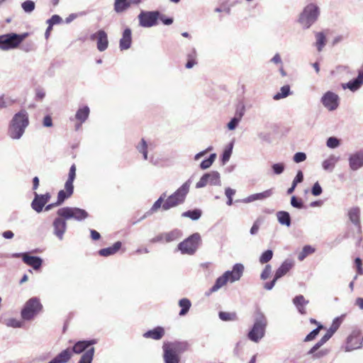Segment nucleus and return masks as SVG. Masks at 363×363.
Segmentation results:
<instances>
[{"mask_svg":"<svg viewBox=\"0 0 363 363\" xmlns=\"http://www.w3.org/2000/svg\"><path fill=\"white\" fill-rule=\"evenodd\" d=\"M294 266V261L291 259H285L281 266L276 270L273 279L269 282H266L264 284V288L266 290H272L277 281L285 276Z\"/></svg>","mask_w":363,"mask_h":363,"instance_id":"f8f14e48","label":"nucleus"},{"mask_svg":"<svg viewBox=\"0 0 363 363\" xmlns=\"http://www.w3.org/2000/svg\"><path fill=\"white\" fill-rule=\"evenodd\" d=\"M4 323L7 327L18 328H21L23 323L16 318H8L4 320Z\"/></svg>","mask_w":363,"mask_h":363,"instance_id":"c03bdc74","label":"nucleus"},{"mask_svg":"<svg viewBox=\"0 0 363 363\" xmlns=\"http://www.w3.org/2000/svg\"><path fill=\"white\" fill-rule=\"evenodd\" d=\"M191 184V179L185 182L175 192L167 198L162 204V209L167 211L172 208L176 207L185 201L186 196L189 191Z\"/></svg>","mask_w":363,"mask_h":363,"instance_id":"20e7f679","label":"nucleus"},{"mask_svg":"<svg viewBox=\"0 0 363 363\" xmlns=\"http://www.w3.org/2000/svg\"><path fill=\"white\" fill-rule=\"evenodd\" d=\"M363 84V71H359L358 76L348 82L347 83L342 84L343 89H349L350 91H355L359 89Z\"/></svg>","mask_w":363,"mask_h":363,"instance_id":"5701e85b","label":"nucleus"},{"mask_svg":"<svg viewBox=\"0 0 363 363\" xmlns=\"http://www.w3.org/2000/svg\"><path fill=\"white\" fill-rule=\"evenodd\" d=\"M292 302L299 313L301 315L306 314L307 312L306 306L308 305L309 301L306 300L303 295L296 296L293 298Z\"/></svg>","mask_w":363,"mask_h":363,"instance_id":"bb28decb","label":"nucleus"},{"mask_svg":"<svg viewBox=\"0 0 363 363\" xmlns=\"http://www.w3.org/2000/svg\"><path fill=\"white\" fill-rule=\"evenodd\" d=\"M235 194V190L233 189L230 187H228L225 190V194L228 198V201L226 202L227 205L231 206L233 204V196Z\"/></svg>","mask_w":363,"mask_h":363,"instance_id":"864d4df0","label":"nucleus"},{"mask_svg":"<svg viewBox=\"0 0 363 363\" xmlns=\"http://www.w3.org/2000/svg\"><path fill=\"white\" fill-rule=\"evenodd\" d=\"M166 198V194L163 193L160 198L153 203L150 210L147 212L143 216L140 218V220L145 219L148 216L151 215L152 213L157 211L161 206L162 207V203L164 202V199Z\"/></svg>","mask_w":363,"mask_h":363,"instance_id":"2f4dec72","label":"nucleus"},{"mask_svg":"<svg viewBox=\"0 0 363 363\" xmlns=\"http://www.w3.org/2000/svg\"><path fill=\"white\" fill-rule=\"evenodd\" d=\"M97 49L100 52L106 50L108 46V40L106 33L104 30H98Z\"/></svg>","mask_w":363,"mask_h":363,"instance_id":"cd10ccee","label":"nucleus"},{"mask_svg":"<svg viewBox=\"0 0 363 363\" xmlns=\"http://www.w3.org/2000/svg\"><path fill=\"white\" fill-rule=\"evenodd\" d=\"M242 116V113H240L238 117L235 116L234 118H233L230 120V121L228 123V128L231 130H235L238 126V123H240Z\"/></svg>","mask_w":363,"mask_h":363,"instance_id":"8fccbe9b","label":"nucleus"},{"mask_svg":"<svg viewBox=\"0 0 363 363\" xmlns=\"http://www.w3.org/2000/svg\"><path fill=\"white\" fill-rule=\"evenodd\" d=\"M315 252V249L310 245H306L303 247L302 251L298 254V259L300 261H303L308 255H311Z\"/></svg>","mask_w":363,"mask_h":363,"instance_id":"ea45409f","label":"nucleus"},{"mask_svg":"<svg viewBox=\"0 0 363 363\" xmlns=\"http://www.w3.org/2000/svg\"><path fill=\"white\" fill-rule=\"evenodd\" d=\"M162 349L163 352L180 357V354L187 350V344L180 342H167L164 343Z\"/></svg>","mask_w":363,"mask_h":363,"instance_id":"f3484780","label":"nucleus"},{"mask_svg":"<svg viewBox=\"0 0 363 363\" xmlns=\"http://www.w3.org/2000/svg\"><path fill=\"white\" fill-rule=\"evenodd\" d=\"M363 335L360 330H354L347 338L345 350L346 352H350L357 350L362 346Z\"/></svg>","mask_w":363,"mask_h":363,"instance_id":"4468645a","label":"nucleus"},{"mask_svg":"<svg viewBox=\"0 0 363 363\" xmlns=\"http://www.w3.org/2000/svg\"><path fill=\"white\" fill-rule=\"evenodd\" d=\"M86 14V12L85 11H81V12H79V13H71L69 14L66 18H65V23H70L71 22H72L74 19H76L77 18L79 17V16H85Z\"/></svg>","mask_w":363,"mask_h":363,"instance_id":"5fc2aeb1","label":"nucleus"},{"mask_svg":"<svg viewBox=\"0 0 363 363\" xmlns=\"http://www.w3.org/2000/svg\"><path fill=\"white\" fill-rule=\"evenodd\" d=\"M322 328H323V325H319L318 326V328H316L315 329L313 330L308 335H306V337L304 339V341L305 342H308V341H311L313 339H315V337L318 335V333L320 331V329H321Z\"/></svg>","mask_w":363,"mask_h":363,"instance_id":"603ef678","label":"nucleus"},{"mask_svg":"<svg viewBox=\"0 0 363 363\" xmlns=\"http://www.w3.org/2000/svg\"><path fill=\"white\" fill-rule=\"evenodd\" d=\"M273 193L274 192H273L272 189H267L261 193H257V194L250 195L249 196L242 199L241 201L242 203H247L253 202L257 200H264V199L270 197L271 196H272Z\"/></svg>","mask_w":363,"mask_h":363,"instance_id":"393cba45","label":"nucleus"},{"mask_svg":"<svg viewBox=\"0 0 363 363\" xmlns=\"http://www.w3.org/2000/svg\"><path fill=\"white\" fill-rule=\"evenodd\" d=\"M138 152L143 154L144 160H147V145L144 139H142L139 144L136 146Z\"/></svg>","mask_w":363,"mask_h":363,"instance_id":"79ce46f5","label":"nucleus"},{"mask_svg":"<svg viewBox=\"0 0 363 363\" xmlns=\"http://www.w3.org/2000/svg\"><path fill=\"white\" fill-rule=\"evenodd\" d=\"M142 0H116L114 9L117 13H121L127 10L132 5L139 4Z\"/></svg>","mask_w":363,"mask_h":363,"instance_id":"b1692460","label":"nucleus"},{"mask_svg":"<svg viewBox=\"0 0 363 363\" xmlns=\"http://www.w3.org/2000/svg\"><path fill=\"white\" fill-rule=\"evenodd\" d=\"M218 315L223 321H232L237 320V315L235 313L220 312Z\"/></svg>","mask_w":363,"mask_h":363,"instance_id":"49530a36","label":"nucleus"},{"mask_svg":"<svg viewBox=\"0 0 363 363\" xmlns=\"http://www.w3.org/2000/svg\"><path fill=\"white\" fill-rule=\"evenodd\" d=\"M21 6L26 13H31L35 9V3L33 1L27 0L22 3Z\"/></svg>","mask_w":363,"mask_h":363,"instance_id":"de8ad7c7","label":"nucleus"},{"mask_svg":"<svg viewBox=\"0 0 363 363\" xmlns=\"http://www.w3.org/2000/svg\"><path fill=\"white\" fill-rule=\"evenodd\" d=\"M66 219L58 216L52 222V233L59 240L64 239V235L67 230Z\"/></svg>","mask_w":363,"mask_h":363,"instance_id":"a211bd4d","label":"nucleus"},{"mask_svg":"<svg viewBox=\"0 0 363 363\" xmlns=\"http://www.w3.org/2000/svg\"><path fill=\"white\" fill-rule=\"evenodd\" d=\"M160 18V11H142L138 16L139 25L143 28H151L157 24Z\"/></svg>","mask_w":363,"mask_h":363,"instance_id":"ddd939ff","label":"nucleus"},{"mask_svg":"<svg viewBox=\"0 0 363 363\" xmlns=\"http://www.w3.org/2000/svg\"><path fill=\"white\" fill-rule=\"evenodd\" d=\"M179 306L182 308L179 314L180 316H184L189 312L191 303L188 298H184L179 300Z\"/></svg>","mask_w":363,"mask_h":363,"instance_id":"c9c22d12","label":"nucleus"},{"mask_svg":"<svg viewBox=\"0 0 363 363\" xmlns=\"http://www.w3.org/2000/svg\"><path fill=\"white\" fill-rule=\"evenodd\" d=\"M320 15V6L315 3H310L299 14L298 22L303 29H308L318 20Z\"/></svg>","mask_w":363,"mask_h":363,"instance_id":"7ed1b4c3","label":"nucleus"},{"mask_svg":"<svg viewBox=\"0 0 363 363\" xmlns=\"http://www.w3.org/2000/svg\"><path fill=\"white\" fill-rule=\"evenodd\" d=\"M328 354V350L326 349L320 350L319 351L314 352V353L311 354L312 355L313 359H320Z\"/></svg>","mask_w":363,"mask_h":363,"instance_id":"052dcab7","label":"nucleus"},{"mask_svg":"<svg viewBox=\"0 0 363 363\" xmlns=\"http://www.w3.org/2000/svg\"><path fill=\"white\" fill-rule=\"evenodd\" d=\"M325 343V342L321 338L313 347H311V349L308 352V354L314 353V352L318 350L319 348Z\"/></svg>","mask_w":363,"mask_h":363,"instance_id":"338daca9","label":"nucleus"},{"mask_svg":"<svg viewBox=\"0 0 363 363\" xmlns=\"http://www.w3.org/2000/svg\"><path fill=\"white\" fill-rule=\"evenodd\" d=\"M340 325V320L338 318H336L333 320L331 326L330 327V328L328 330L334 334L337 331V330L339 328Z\"/></svg>","mask_w":363,"mask_h":363,"instance_id":"0e129e2a","label":"nucleus"},{"mask_svg":"<svg viewBox=\"0 0 363 363\" xmlns=\"http://www.w3.org/2000/svg\"><path fill=\"white\" fill-rule=\"evenodd\" d=\"M349 166L352 171L363 167V150L357 151L349 156Z\"/></svg>","mask_w":363,"mask_h":363,"instance_id":"412c9836","label":"nucleus"},{"mask_svg":"<svg viewBox=\"0 0 363 363\" xmlns=\"http://www.w3.org/2000/svg\"><path fill=\"white\" fill-rule=\"evenodd\" d=\"M62 21V18L60 16L55 14L47 21V23L52 27L55 24L60 23Z\"/></svg>","mask_w":363,"mask_h":363,"instance_id":"13d9d810","label":"nucleus"},{"mask_svg":"<svg viewBox=\"0 0 363 363\" xmlns=\"http://www.w3.org/2000/svg\"><path fill=\"white\" fill-rule=\"evenodd\" d=\"M291 204L293 207L297 208H302L303 207L302 201L301 199H298L295 196L291 197Z\"/></svg>","mask_w":363,"mask_h":363,"instance_id":"bf43d9fd","label":"nucleus"},{"mask_svg":"<svg viewBox=\"0 0 363 363\" xmlns=\"http://www.w3.org/2000/svg\"><path fill=\"white\" fill-rule=\"evenodd\" d=\"M43 310V305L37 297L28 300L21 310V315L24 320L33 319Z\"/></svg>","mask_w":363,"mask_h":363,"instance_id":"6e6552de","label":"nucleus"},{"mask_svg":"<svg viewBox=\"0 0 363 363\" xmlns=\"http://www.w3.org/2000/svg\"><path fill=\"white\" fill-rule=\"evenodd\" d=\"M306 159V155L304 152H296L293 157V160L296 163L303 162Z\"/></svg>","mask_w":363,"mask_h":363,"instance_id":"680f3d73","label":"nucleus"},{"mask_svg":"<svg viewBox=\"0 0 363 363\" xmlns=\"http://www.w3.org/2000/svg\"><path fill=\"white\" fill-rule=\"evenodd\" d=\"M29 125V115L26 109L15 113L9 124L8 135L13 140H19Z\"/></svg>","mask_w":363,"mask_h":363,"instance_id":"f257e3e1","label":"nucleus"},{"mask_svg":"<svg viewBox=\"0 0 363 363\" xmlns=\"http://www.w3.org/2000/svg\"><path fill=\"white\" fill-rule=\"evenodd\" d=\"M121 242L120 241L116 242L112 246L101 249L99 251V254L103 257H108L116 254L121 247Z\"/></svg>","mask_w":363,"mask_h":363,"instance_id":"c756f323","label":"nucleus"},{"mask_svg":"<svg viewBox=\"0 0 363 363\" xmlns=\"http://www.w3.org/2000/svg\"><path fill=\"white\" fill-rule=\"evenodd\" d=\"M216 158V153L211 154L208 159H206L201 162L200 168L201 169H206L209 168L214 162Z\"/></svg>","mask_w":363,"mask_h":363,"instance_id":"58836bf2","label":"nucleus"},{"mask_svg":"<svg viewBox=\"0 0 363 363\" xmlns=\"http://www.w3.org/2000/svg\"><path fill=\"white\" fill-rule=\"evenodd\" d=\"M164 334V330L162 327H157L153 330H149L144 333L143 336L146 338H151L153 340L161 339Z\"/></svg>","mask_w":363,"mask_h":363,"instance_id":"7c9ffc66","label":"nucleus"},{"mask_svg":"<svg viewBox=\"0 0 363 363\" xmlns=\"http://www.w3.org/2000/svg\"><path fill=\"white\" fill-rule=\"evenodd\" d=\"M182 216L189 218L193 220H199L200 218V217L201 216V211L199 209H195L193 211H187L184 212L182 214Z\"/></svg>","mask_w":363,"mask_h":363,"instance_id":"4c0bfd02","label":"nucleus"},{"mask_svg":"<svg viewBox=\"0 0 363 363\" xmlns=\"http://www.w3.org/2000/svg\"><path fill=\"white\" fill-rule=\"evenodd\" d=\"M339 160L340 157L331 155L322 162V167L324 170L332 172Z\"/></svg>","mask_w":363,"mask_h":363,"instance_id":"c85d7f7f","label":"nucleus"},{"mask_svg":"<svg viewBox=\"0 0 363 363\" xmlns=\"http://www.w3.org/2000/svg\"><path fill=\"white\" fill-rule=\"evenodd\" d=\"M50 194L46 193L45 194H38L35 193V197L31 203L32 208L37 213H40L43 207L50 199Z\"/></svg>","mask_w":363,"mask_h":363,"instance_id":"aec40b11","label":"nucleus"},{"mask_svg":"<svg viewBox=\"0 0 363 363\" xmlns=\"http://www.w3.org/2000/svg\"><path fill=\"white\" fill-rule=\"evenodd\" d=\"M96 343L95 340L90 341H79L74 344L71 350L73 353L80 354L85 351L81 357L78 363H91L94 354V347L91 345Z\"/></svg>","mask_w":363,"mask_h":363,"instance_id":"423d86ee","label":"nucleus"},{"mask_svg":"<svg viewBox=\"0 0 363 363\" xmlns=\"http://www.w3.org/2000/svg\"><path fill=\"white\" fill-rule=\"evenodd\" d=\"M207 184L213 186H220V176L217 171H212L209 173L204 174L199 181L196 184V189H201Z\"/></svg>","mask_w":363,"mask_h":363,"instance_id":"2eb2a0df","label":"nucleus"},{"mask_svg":"<svg viewBox=\"0 0 363 363\" xmlns=\"http://www.w3.org/2000/svg\"><path fill=\"white\" fill-rule=\"evenodd\" d=\"M89 115V108L86 106L79 108L75 115V118L81 123H83L88 118Z\"/></svg>","mask_w":363,"mask_h":363,"instance_id":"473e14b6","label":"nucleus"},{"mask_svg":"<svg viewBox=\"0 0 363 363\" xmlns=\"http://www.w3.org/2000/svg\"><path fill=\"white\" fill-rule=\"evenodd\" d=\"M132 44V32L129 28L123 30L122 38L120 39L119 48L121 50L129 49Z\"/></svg>","mask_w":363,"mask_h":363,"instance_id":"a878e982","label":"nucleus"},{"mask_svg":"<svg viewBox=\"0 0 363 363\" xmlns=\"http://www.w3.org/2000/svg\"><path fill=\"white\" fill-rule=\"evenodd\" d=\"M28 33L17 34L9 33L0 35V50L6 51L15 49L28 37Z\"/></svg>","mask_w":363,"mask_h":363,"instance_id":"0eeeda50","label":"nucleus"},{"mask_svg":"<svg viewBox=\"0 0 363 363\" xmlns=\"http://www.w3.org/2000/svg\"><path fill=\"white\" fill-rule=\"evenodd\" d=\"M43 125L44 127L50 128L52 126V119L50 116H46L44 117L43 121Z\"/></svg>","mask_w":363,"mask_h":363,"instance_id":"774afa93","label":"nucleus"},{"mask_svg":"<svg viewBox=\"0 0 363 363\" xmlns=\"http://www.w3.org/2000/svg\"><path fill=\"white\" fill-rule=\"evenodd\" d=\"M326 144L330 148H336L340 145V140L335 137H330L328 139Z\"/></svg>","mask_w":363,"mask_h":363,"instance_id":"4d7b16f0","label":"nucleus"},{"mask_svg":"<svg viewBox=\"0 0 363 363\" xmlns=\"http://www.w3.org/2000/svg\"><path fill=\"white\" fill-rule=\"evenodd\" d=\"M267 325L266 316L260 311L256 313L252 328L247 334V337L252 342H258L264 335Z\"/></svg>","mask_w":363,"mask_h":363,"instance_id":"39448f33","label":"nucleus"},{"mask_svg":"<svg viewBox=\"0 0 363 363\" xmlns=\"http://www.w3.org/2000/svg\"><path fill=\"white\" fill-rule=\"evenodd\" d=\"M273 257V252L271 250H267L264 251L259 258V262L260 264H266L269 262Z\"/></svg>","mask_w":363,"mask_h":363,"instance_id":"a18cd8bd","label":"nucleus"},{"mask_svg":"<svg viewBox=\"0 0 363 363\" xmlns=\"http://www.w3.org/2000/svg\"><path fill=\"white\" fill-rule=\"evenodd\" d=\"M57 216L67 220L74 219L81 222L89 217V213L84 209L77 207H63L57 211Z\"/></svg>","mask_w":363,"mask_h":363,"instance_id":"9d476101","label":"nucleus"},{"mask_svg":"<svg viewBox=\"0 0 363 363\" xmlns=\"http://www.w3.org/2000/svg\"><path fill=\"white\" fill-rule=\"evenodd\" d=\"M76 177V166L72 164L69 171L68 178L65 184V189L60 190L57 194V205L62 204L65 199L69 198L74 192L73 182Z\"/></svg>","mask_w":363,"mask_h":363,"instance_id":"1a4fd4ad","label":"nucleus"},{"mask_svg":"<svg viewBox=\"0 0 363 363\" xmlns=\"http://www.w3.org/2000/svg\"><path fill=\"white\" fill-rule=\"evenodd\" d=\"M347 216L352 224H354L359 233H361V223H360V208L357 206H354L348 209Z\"/></svg>","mask_w":363,"mask_h":363,"instance_id":"4be33fe9","label":"nucleus"},{"mask_svg":"<svg viewBox=\"0 0 363 363\" xmlns=\"http://www.w3.org/2000/svg\"><path fill=\"white\" fill-rule=\"evenodd\" d=\"M270 62L277 65H282L283 62L279 53H276L273 57L270 60Z\"/></svg>","mask_w":363,"mask_h":363,"instance_id":"69168bd1","label":"nucleus"},{"mask_svg":"<svg viewBox=\"0 0 363 363\" xmlns=\"http://www.w3.org/2000/svg\"><path fill=\"white\" fill-rule=\"evenodd\" d=\"M233 147V143H231L229 145L228 148H227V149H225L224 150V152L223 153V155H222V162H223V164H225L227 162L229 161L230 157L231 154H232Z\"/></svg>","mask_w":363,"mask_h":363,"instance_id":"09e8293b","label":"nucleus"},{"mask_svg":"<svg viewBox=\"0 0 363 363\" xmlns=\"http://www.w3.org/2000/svg\"><path fill=\"white\" fill-rule=\"evenodd\" d=\"M244 266L242 264H235L231 271H226L222 276L217 278L214 285L210 289L209 293H214L224 286L228 281L231 283L238 281L242 275Z\"/></svg>","mask_w":363,"mask_h":363,"instance_id":"f03ea898","label":"nucleus"},{"mask_svg":"<svg viewBox=\"0 0 363 363\" xmlns=\"http://www.w3.org/2000/svg\"><path fill=\"white\" fill-rule=\"evenodd\" d=\"M164 363H179L180 357L163 352Z\"/></svg>","mask_w":363,"mask_h":363,"instance_id":"37998d69","label":"nucleus"},{"mask_svg":"<svg viewBox=\"0 0 363 363\" xmlns=\"http://www.w3.org/2000/svg\"><path fill=\"white\" fill-rule=\"evenodd\" d=\"M201 242V235L196 233L190 235L189 238L181 242L178 245V250L183 255H194L197 250Z\"/></svg>","mask_w":363,"mask_h":363,"instance_id":"9b49d317","label":"nucleus"},{"mask_svg":"<svg viewBox=\"0 0 363 363\" xmlns=\"http://www.w3.org/2000/svg\"><path fill=\"white\" fill-rule=\"evenodd\" d=\"M182 235V231L178 229H174L170 232L164 233V241L166 242H170L179 239Z\"/></svg>","mask_w":363,"mask_h":363,"instance_id":"72a5a7b5","label":"nucleus"},{"mask_svg":"<svg viewBox=\"0 0 363 363\" xmlns=\"http://www.w3.org/2000/svg\"><path fill=\"white\" fill-rule=\"evenodd\" d=\"M321 101L325 108L332 111L338 107L340 98L335 92H325L321 98Z\"/></svg>","mask_w":363,"mask_h":363,"instance_id":"dca6fc26","label":"nucleus"},{"mask_svg":"<svg viewBox=\"0 0 363 363\" xmlns=\"http://www.w3.org/2000/svg\"><path fill=\"white\" fill-rule=\"evenodd\" d=\"M196 63V51L194 48H193L192 50L187 55V62L186 63L185 67L187 69H191Z\"/></svg>","mask_w":363,"mask_h":363,"instance_id":"e433bc0d","label":"nucleus"},{"mask_svg":"<svg viewBox=\"0 0 363 363\" xmlns=\"http://www.w3.org/2000/svg\"><path fill=\"white\" fill-rule=\"evenodd\" d=\"M322 188L320 186V185L319 184L318 182H315L313 187H312V190H311V193L313 196H319L322 194Z\"/></svg>","mask_w":363,"mask_h":363,"instance_id":"e2e57ef3","label":"nucleus"},{"mask_svg":"<svg viewBox=\"0 0 363 363\" xmlns=\"http://www.w3.org/2000/svg\"><path fill=\"white\" fill-rule=\"evenodd\" d=\"M277 217L279 223L281 225H285L287 227H289L291 225V218L290 215L286 211H279L277 213Z\"/></svg>","mask_w":363,"mask_h":363,"instance_id":"f704fd0d","label":"nucleus"},{"mask_svg":"<svg viewBox=\"0 0 363 363\" xmlns=\"http://www.w3.org/2000/svg\"><path fill=\"white\" fill-rule=\"evenodd\" d=\"M14 257H22L24 263L32 267L35 270L39 269L43 264V259L36 256H30L28 253H16L13 255Z\"/></svg>","mask_w":363,"mask_h":363,"instance_id":"6ab92c4d","label":"nucleus"},{"mask_svg":"<svg viewBox=\"0 0 363 363\" xmlns=\"http://www.w3.org/2000/svg\"><path fill=\"white\" fill-rule=\"evenodd\" d=\"M272 168L273 169L274 173L275 174L279 175L284 172V169H285V165L284 163H276L272 166Z\"/></svg>","mask_w":363,"mask_h":363,"instance_id":"6e6d98bb","label":"nucleus"},{"mask_svg":"<svg viewBox=\"0 0 363 363\" xmlns=\"http://www.w3.org/2000/svg\"><path fill=\"white\" fill-rule=\"evenodd\" d=\"M315 38L316 47L318 50L320 52L323 50V47L325 45V36L323 33L320 32L315 35Z\"/></svg>","mask_w":363,"mask_h":363,"instance_id":"a19ab883","label":"nucleus"},{"mask_svg":"<svg viewBox=\"0 0 363 363\" xmlns=\"http://www.w3.org/2000/svg\"><path fill=\"white\" fill-rule=\"evenodd\" d=\"M272 266L269 264H266L264 269L260 274V279L262 280L267 279L272 274Z\"/></svg>","mask_w":363,"mask_h":363,"instance_id":"3c124183","label":"nucleus"}]
</instances>
